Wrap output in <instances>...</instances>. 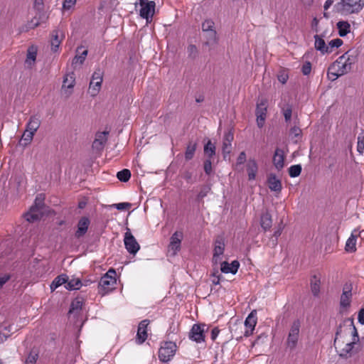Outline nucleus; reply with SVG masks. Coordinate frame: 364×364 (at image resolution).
Masks as SVG:
<instances>
[{
  "label": "nucleus",
  "mask_w": 364,
  "mask_h": 364,
  "mask_svg": "<svg viewBox=\"0 0 364 364\" xmlns=\"http://www.w3.org/2000/svg\"><path fill=\"white\" fill-rule=\"evenodd\" d=\"M337 6L343 14H358L363 9L364 1L363 0H341Z\"/></svg>",
  "instance_id": "f257e3e1"
},
{
  "label": "nucleus",
  "mask_w": 364,
  "mask_h": 364,
  "mask_svg": "<svg viewBox=\"0 0 364 364\" xmlns=\"http://www.w3.org/2000/svg\"><path fill=\"white\" fill-rule=\"evenodd\" d=\"M301 323L299 320H295L289 329V334L287 336V339L286 341V346L287 348H289L291 350L296 348L299 338V332H300Z\"/></svg>",
  "instance_id": "f03ea898"
},
{
  "label": "nucleus",
  "mask_w": 364,
  "mask_h": 364,
  "mask_svg": "<svg viewBox=\"0 0 364 364\" xmlns=\"http://www.w3.org/2000/svg\"><path fill=\"white\" fill-rule=\"evenodd\" d=\"M177 346L175 343L166 341L162 343L159 350V358L161 361L166 363L175 355Z\"/></svg>",
  "instance_id": "7ed1b4c3"
},
{
  "label": "nucleus",
  "mask_w": 364,
  "mask_h": 364,
  "mask_svg": "<svg viewBox=\"0 0 364 364\" xmlns=\"http://www.w3.org/2000/svg\"><path fill=\"white\" fill-rule=\"evenodd\" d=\"M124 243L125 248L131 255H136L140 249L139 243L129 228L124 234Z\"/></svg>",
  "instance_id": "20e7f679"
},
{
  "label": "nucleus",
  "mask_w": 364,
  "mask_h": 364,
  "mask_svg": "<svg viewBox=\"0 0 364 364\" xmlns=\"http://www.w3.org/2000/svg\"><path fill=\"white\" fill-rule=\"evenodd\" d=\"M205 324H193L189 333V338L196 343H201L205 341Z\"/></svg>",
  "instance_id": "39448f33"
},
{
  "label": "nucleus",
  "mask_w": 364,
  "mask_h": 364,
  "mask_svg": "<svg viewBox=\"0 0 364 364\" xmlns=\"http://www.w3.org/2000/svg\"><path fill=\"white\" fill-rule=\"evenodd\" d=\"M139 15L146 20V23L151 22L155 12L156 4L154 1H147L146 4L140 5Z\"/></svg>",
  "instance_id": "423d86ee"
},
{
  "label": "nucleus",
  "mask_w": 364,
  "mask_h": 364,
  "mask_svg": "<svg viewBox=\"0 0 364 364\" xmlns=\"http://www.w3.org/2000/svg\"><path fill=\"white\" fill-rule=\"evenodd\" d=\"M257 311L253 310L247 316L245 321V332L244 336L248 337L251 336L255 330V327L257 324Z\"/></svg>",
  "instance_id": "0eeeda50"
},
{
  "label": "nucleus",
  "mask_w": 364,
  "mask_h": 364,
  "mask_svg": "<svg viewBox=\"0 0 364 364\" xmlns=\"http://www.w3.org/2000/svg\"><path fill=\"white\" fill-rule=\"evenodd\" d=\"M267 111V102L265 100H262L257 104L255 114L257 116V124L259 128H262L264 124Z\"/></svg>",
  "instance_id": "6e6552de"
},
{
  "label": "nucleus",
  "mask_w": 364,
  "mask_h": 364,
  "mask_svg": "<svg viewBox=\"0 0 364 364\" xmlns=\"http://www.w3.org/2000/svg\"><path fill=\"white\" fill-rule=\"evenodd\" d=\"M116 278L114 276L105 274L101 277L99 282L100 288L105 292H108L114 289Z\"/></svg>",
  "instance_id": "1a4fd4ad"
},
{
  "label": "nucleus",
  "mask_w": 364,
  "mask_h": 364,
  "mask_svg": "<svg viewBox=\"0 0 364 364\" xmlns=\"http://www.w3.org/2000/svg\"><path fill=\"white\" fill-rule=\"evenodd\" d=\"M351 289L350 285H344L340 299V306L341 309H346L350 307L352 297Z\"/></svg>",
  "instance_id": "9d476101"
},
{
  "label": "nucleus",
  "mask_w": 364,
  "mask_h": 364,
  "mask_svg": "<svg viewBox=\"0 0 364 364\" xmlns=\"http://www.w3.org/2000/svg\"><path fill=\"white\" fill-rule=\"evenodd\" d=\"M149 323L147 319L141 321L138 326L136 342L138 344H142L147 338L146 328Z\"/></svg>",
  "instance_id": "9b49d317"
},
{
  "label": "nucleus",
  "mask_w": 364,
  "mask_h": 364,
  "mask_svg": "<svg viewBox=\"0 0 364 364\" xmlns=\"http://www.w3.org/2000/svg\"><path fill=\"white\" fill-rule=\"evenodd\" d=\"M109 132L104 131L102 132H97L95 136V139L92 143V149L97 151H101L103 149L105 144L107 141V135Z\"/></svg>",
  "instance_id": "f8f14e48"
},
{
  "label": "nucleus",
  "mask_w": 364,
  "mask_h": 364,
  "mask_svg": "<svg viewBox=\"0 0 364 364\" xmlns=\"http://www.w3.org/2000/svg\"><path fill=\"white\" fill-rule=\"evenodd\" d=\"M90 224V220L87 217H82L77 223V229L75 233V237L79 239L83 237L86 234Z\"/></svg>",
  "instance_id": "ddd939ff"
},
{
  "label": "nucleus",
  "mask_w": 364,
  "mask_h": 364,
  "mask_svg": "<svg viewBox=\"0 0 364 364\" xmlns=\"http://www.w3.org/2000/svg\"><path fill=\"white\" fill-rule=\"evenodd\" d=\"M183 238V232L176 231L171 237V242L169 244V250L173 252V255L181 248V240Z\"/></svg>",
  "instance_id": "4468645a"
},
{
  "label": "nucleus",
  "mask_w": 364,
  "mask_h": 364,
  "mask_svg": "<svg viewBox=\"0 0 364 364\" xmlns=\"http://www.w3.org/2000/svg\"><path fill=\"white\" fill-rule=\"evenodd\" d=\"M64 38L65 36L62 31L56 29L52 31L50 44L51 50L53 52H56L58 50V48Z\"/></svg>",
  "instance_id": "2eb2a0df"
},
{
  "label": "nucleus",
  "mask_w": 364,
  "mask_h": 364,
  "mask_svg": "<svg viewBox=\"0 0 364 364\" xmlns=\"http://www.w3.org/2000/svg\"><path fill=\"white\" fill-rule=\"evenodd\" d=\"M234 139V134L231 131H228L224 135L223 141V154L224 159L227 155H229L232 150V141Z\"/></svg>",
  "instance_id": "dca6fc26"
},
{
  "label": "nucleus",
  "mask_w": 364,
  "mask_h": 364,
  "mask_svg": "<svg viewBox=\"0 0 364 364\" xmlns=\"http://www.w3.org/2000/svg\"><path fill=\"white\" fill-rule=\"evenodd\" d=\"M284 159L285 156L284 151L279 148H277L274 151V154L272 159V163L277 170L281 171L284 168Z\"/></svg>",
  "instance_id": "f3484780"
},
{
  "label": "nucleus",
  "mask_w": 364,
  "mask_h": 364,
  "mask_svg": "<svg viewBox=\"0 0 364 364\" xmlns=\"http://www.w3.org/2000/svg\"><path fill=\"white\" fill-rule=\"evenodd\" d=\"M225 250V243L222 238L217 239L215 242V247L213 250V261L217 264L220 261V256L222 255Z\"/></svg>",
  "instance_id": "a211bd4d"
},
{
  "label": "nucleus",
  "mask_w": 364,
  "mask_h": 364,
  "mask_svg": "<svg viewBox=\"0 0 364 364\" xmlns=\"http://www.w3.org/2000/svg\"><path fill=\"white\" fill-rule=\"evenodd\" d=\"M267 184L269 188L272 191L280 193L282 188V183L275 174L271 173L267 178Z\"/></svg>",
  "instance_id": "6ab92c4d"
},
{
  "label": "nucleus",
  "mask_w": 364,
  "mask_h": 364,
  "mask_svg": "<svg viewBox=\"0 0 364 364\" xmlns=\"http://www.w3.org/2000/svg\"><path fill=\"white\" fill-rule=\"evenodd\" d=\"M240 267V263L237 260L232 261L230 264L228 262H223L220 264V270L222 272L228 274L231 273L235 274Z\"/></svg>",
  "instance_id": "aec40b11"
},
{
  "label": "nucleus",
  "mask_w": 364,
  "mask_h": 364,
  "mask_svg": "<svg viewBox=\"0 0 364 364\" xmlns=\"http://www.w3.org/2000/svg\"><path fill=\"white\" fill-rule=\"evenodd\" d=\"M83 48L82 46H79L77 48L76 53L77 54L73 58L72 60V65L76 67L77 65H82L85 60V58L87 55L88 51L87 50H84L80 51Z\"/></svg>",
  "instance_id": "412c9836"
},
{
  "label": "nucleus",
  "mask_w": 364,
  "mask_h": 364,
  "mask_svg": "<svg viewBox=\"0 0 364 364\" xmlns=\"http://www.w3.org/2000/svg\"><path fill=\"white\" fill-rule=\"evenodd\" d=\"M203 37L205 39L204 45L208 47L217 45L218 43V37L216 30L209 31L203 33Z\"/></svg>",
  "instance_id": "4be33fe9"
},
{
  "label": "nucleus",
  "mask_w": 364,
  "mask_h": 364,
  "mask_svg": "<svg viewBox=\"0 0 364 364\" xmlns=\"http://www.w3.org/2000/svg\"><path fill=\"white\" fill-rule=\"evenodd\" d=\"M323 36H321L318 35L314 36L315 43L314 46L317 50H319L322 54L330 53H331V49L329 48V46L326 45L324 40L323 39Z\"/></svg>",
  "instance_id": "5701e85b"
},
{
  "label": "nucleus",
  "mask_w": 364,
  "mask_h": 364,
  "mask_svg": "<svg viewBox=\"0 0 364 364\" xmlns=\"http://www.w3.org/2000/svg\"><path fill=\"white\" fill-rule=\"evenodd\" d=\"M258 170V166L255 159H249L247 164V171L248 174V179L250 181L255 180L256 173Z\"/></svg>",
  "instance_id": "b1692460"
},
{
  "label": "nucleus",
  "mask_w": 364,
  "mask_h": 364,
  "mask_svg": "<svg viewBox=\"0 0 364 364\" xmlns=\"http://www.w3.org/2000/svg\"><path fill=\"white\" fill-rule=\"evenodd\" d=\"M260 225L264 231L269 230L271 228L272 219L270 213L267 211L261 215Z\"/></svg>",
  "instance_id": "393cba45"
},
{
  "label": "nucleus",
  "mask_w": 364,
  "mask_h": 364,
  "mask_svg": "<svg viewBox=\"0 0 364 364\" xmlns=\"http://www.w3.org/2000/svg\"><path fill=\"white\" fill-rule=\"evenodd\" d=\"M358 55L357 50L350 49L341 56H345L344 60L346 61L347 65L350 66V68L351 69L352 65L357 61Z\"/></svg>",
  "instance_id": "a878e982"
},
{
  "label": "nucleus",
  "mask_w": 364,
  "mask_h": 364,
  "mask_svg": "<svg viewBox=\"0 0 364 364\" xmlns=\"http://www.w3.org/2000/svg\"><path fill=\"white\" fill-rule=\"evenodd\" d=\"M41 125L40 117L37 115H33L30 117L27 124L26 129L30 130L34 133L38 129Z\"/></svg>",
  "instance_id": "bb28decb"
},
{
  "label": "nucleus",
  "mask_w": 364,
  "mask_h": 364,
  "mask_svg": "<svg viewBox=\"0 0 364 364\" xmlns=\"http://www.w3.org/2000/svg\"><path fill=\"white\" fill-rule=\"evenodd\" d=\"M355 232L356 230H354L346 241L345 250L348 252H354L356 251V240L358 235H356Z\"/></svg>",
  "instance_id": "cd10ccee"
},
{
  "label": "nucleus",
  "mask_w": 364,
  "mask_h": 364,
  "mask_svg": "<svg viewBox=\"0 0 364 364\" xmlns=\"http://www.w3.org/2000/svg\"><path fill=\"white\" fill-rule=\"evenodd\" d=\"M327 75L328 79L331 81H334L340 76L343 75L341 73V70L338 68L337 64H335L334 62L329 66Z\"/></svg>",
  "instance_id": "c85d7f7f"
},
{
  "label": "nucleus",
  "mask_w": 364,
  "mask_h": 364,
  "mask_svg": "<svg viewBox=\"0 0 364 364\" xmlns=\"http://www.w3.org/2000/svg\"><path fill=\"white\" fill-rule=\"evenodd\" d=\"M336 26L341 37L346 36L350 31V25L348 21H340L336 23Z\"/></svg>",
  "instance_id": "c756f323"
},
{
  "label": "nucleus",
  "mask_w": 364,
  "mask_h": 364,
  "mask_svg": "<svg viewBox=\"0 0 364 364\" xmlns=\"http://www.w3.org/2000/svg\"><path fill=\"white\" fill-rule=\"evenodd\" d=\"M68 277L66 274H62L56 277L54 280L50 284V289L52 291L55 290L58 287L61 286L63 284H66L68 282Z\"/></svg>",
  "instance_id": "7c9ffc66"
},
{
  "label": "nucleus",
  "mask_w": 364,
  "mask_h": 364,
  "mask_svg": "<svg viewBox=\"0 0 364 364\" xmlns=\"http://www.w3.org/2000/svg\"><path fill=\"white\" fill-rule=\"evenodd\" d=\"M196 148L197 142L192 141L188 142L185 151V159L186 161H189L193 158Z\"/></svg>",
  "instance_id": "2f4dec72"
},
{
  "label": "nucleus",
  "mask_w": 364,
  "mask_h": 364,
  "mask_svg": "<svg viewBox=\"0 0 364 364\" xmlns=\"http://www.w3.org/2000/svg\"><path fill=\"white\" fill-rule=\"evenodd\" d=\"M345 60V56H340L335 62V64H337L338 68L341 70V73L343 75H345L348 73H349L351 69L350 68V66H348L346 63V61Z\"/></svg>",
  "instance_id": "473e14b6"
},
{
  "label": "nucleus",
  "mask_w": 364,
  "mask_h": 364,
  "mask_svg": "<svg viewBox=\"0 0 364 364\" xmlns=\"http://www.w3.org/2000/svg\"><path fill=\"white\" fill-rule=\"evenodd\" d=\"M37 55V48L35 46H31L28 48L26 63L31 66L36 61Z\"/></svg>",
  "instance_id": "72a5a7b5"
},
{
  "label": "nucleus",
  "mask_w": 364,
  "mask_h": 364,
  "mask_svg": "<svg viewBox=\"0 0 364 364\" xmlns=\"http://www.w3.org/2000/svg\"><path fill=\"white\" fill-rule=\"evenodd\" d=\"M284 226L282 225V223H281L277 230H276L272 235V237L269 239V240L267 242V245L271 247H274L277 245V240L278 237L281 235L282 230H283Z\"/></svg>",
  "instance_id": "f704fd0d"
},
{
  "label": "nucleus",
  "mask_w": 364,
  "mask_h": 364,
  "mask_svg": "<svg viewBox=\"0 0 364 364\" xmlns=\"http://www.w3.org/2000/svg\"><path fill=\"white\" fill-rule=\"evenodd\" d=\"M102 82V80H94L93 79L91 80L90 82L89 90L92 96H96L98 94L101 88Z\"/></svg>",
  "instance_id": "c9c22d12"
},
{
  "label": "nucleus",
  "mask_w": 364,
  "mask_h": 364,
  "mask_svg": "<svg viewBox=\"0 0 364 364\" xmlns=\"http://www.w3.org/2000/svg\"><path fill=\"white\" fill-rule=\"evenodd\" d=\"M82 286V283L80 279L73 278L68 280L65 284V289L68 290H77L79 289Z\"/></svg>",
  "instance_id": "e433bc0d"
},
{
  "label": "nucleus",
  "mask_w": 364,
  "mask_h": 364,
  "mask_svg": "<svg viewBox=\"0 0 364 364\" xmlns=\"http://www.w3.org/2000/svg\"><path fill=\"white\" fill-rule=\"evenodd\" d=\"M320 279L316 276L311 279V289L314 296H317L320 292Z\"/></svg>",
  "instance_id": "4c0bfd02"
},
{
  "label": "nucleus",
  "mask_w": 364,
  "mask_h": 364,
  "mask_svg": "<svg viewBox=\"0 0 364 364\" xmlns=\"http://www.w3.org/2000/svg\"><path fill=\"white\" fill-rule=\"evenodd\" d=\"M356 344L355 341H351L346 344L345 347L341 350H338V355L343 358H347L348 354H350L353 351L354 346Z\"/></svg>",
  "instance_id": "58836bf2"
},
{
  "label": "nucleus",
  "mask_w": 364,
  "mask_h": 364,
  "mask_svg": "<svg viewBox=\"0 0 364 364\" xmlns=\"http://www.w3.org/2000/svg\"><path fill=\"white\" fill-rule=\"evenodd\" d=\"M204 154L208 156V159H212L215 154V146L210 140H208L204 146Z\"/></svg>",
  "instance_id": "ea45409f"
},
{
  "label": "nucleus",
  "mask_w": 364,
  "mask_h": 364,
  "mask_svg": "<svg viewBox=\"0 0 364 364\" xmlns=\"http://www.w3.org/2000/svg\"><path fill=\"white\" fill-rule=\"evenodd\" d=\"M38 358V351L36 349H32L27 358H26L25 363L26 364H36L37 360Z\"/></svg>",
  "instance_id": "a19ab883"
},
{
  "label": "nucleus",
  "mask_w": 364,
  "mask_h": 364,
  "mask_svg": "<svg viewBox=\"0 0 364 364\" xmlns=\"http://www.w3.org/2000/svg\"><path fill=\"white\" fill-rule=\"evenodd\" d=\"M282 112L286 122H289L292 115V107L291 105L287 104L282 108Z\"/></svg>",
  "instance_id": "79ce46f5"
},
{
  "label": "nucleus",
  "mask_w": 364,
  "mask_h": 364,
  "mask_svg": "<svg viewBox=\"0 0 364 364\" xmlns=\"http://www.w3.org/2000/svg\"><path fill=\"white\" fill-rule=\"evenodd\" d=\"M211 190V186L210 184H205L200 187V190L197 195V200L200 201L205 198Z\"/></svg>",
  "instance_id": "37998d69"
},
{
  "label": "nucleus",
  "mask_w": 364,
  "mask_h": 364,
  "mask_svg": "<svg viewBox=\"0 0 364 364\" xmlns=\"http://www.w3.org/2000/svg\"><path fill=\"white\" fill-rule=\"evenodd\" d=\"M83 302L81 299H76L70 304L69 314H73L82 309Z\"/></svg>",
  "instance_id": "c03bdc74"
},
{
  "label": "nucleus",
  "mask_w": 364,
  "mask_h": 364,
  "mask_svg": "<svg viewBox=\"0 0 364 364\" xmlns=\"http://www.w3.org/2000/svg\"><path fill=\"white\" fill-rule=\"evenodd\" d=\"M301 170H302L301 166L300 164H296V165L291 166L289 168L288 171H289V174L290 177L295 178V177L299 176L301 174Z\"/></svg>",
  "instance_id": "a18cd8bd"
},
{
  "label": "nucleus",
  "mask_w": 364,
  "mask_h": 364,
  "mask_svg": "<svg viewBox=\"0 0 364 364\" xmlns=\"http://www.w3.org/2000/svg\"><path fill=\"white\" fill-rule=\"evenodd\" d=\"M117 178L122 182H127L131 177V172L129 169H123L117 174Z\"/></svg>",
  "instance_id": "49530a36"
},
{
  "label": "nucleus",
  "mask_w": 364,
  "mask_h": 364,
  "mask_svg": "<svg viewBox=\"0 0 364 364\" xmlns=\"http://www.w3.org/2000/svg\"><path fill=\"white\" fill-rule=\"evenodd\" d=\"M201 29L203 33L215 30V23L211 19L205 20L201 25Z\"/></svg>",
  "instance_id": "de8ad7c7"
},
{
  "label": "nucleus",
  "mask_w": 364,
  "mask_h": 364,
  "mask_svg": "<svg viewBox=\"0 0 364 364\" xmlns=\"http://www.w3.org/2000/svg\"><path fill=\"white\" fill-rule=\"evenodd\" d=\"M188 58L195 60L198 56V50L195 45H189L187 48Z\"/></svg>",
  "instance_id": "09e8293b"
},
{
  "label": "nucleus",
  "mask_w": 364,
  "mask_h": 364,
  "mask_svg": "<svg viewBox=\"0 0 364 364\" xmlns=\"http://www.w3.org/2000/svg\"><path fill=\"white\" fill-rule=\"evenodd\" d=\"M34 134H35L34 132L26 129L25 132H23V135H22V137H21V141H24L25 146L31 143V141H32V139L33 138Z\"/></svg>",
  "instance_id": "8fccbe9b"
},
{
  "label": "nucleus",
  "mask_w": 364,
  "mask_h": 364,
  "mask_svg": "<svg viewBox=\"0 0 364 364\" xmlns=\"http://www.w3.org/2000/svg\"><path fill=\"white\" fill-rule=\"evenodd\" d=\"M33 210H29L27 213L23 215L25 219L29 223H34L39 220V215L34 214Z\"/></svg>",
  "instance_id": "3c124183"
},
{
  "label": "nucleus",
  "mask_w": 364,
  "mask_h": 364,
  "mask_svg": "<svg viewBox=\"0 0 364 364\" xmlns=\"http://www.w3.org/2000/svg\"><path fill=\"white\" fill-rule=\"evenodd\" d=\"M364 150V130H362L361 134L358 137L357 151L362 154Z\"/></svg>",
  "instance_id": "603ef678"
},
{
  "label": "nucleus",
  "mask_w": 364,
  "mask_h": 364,
  "mask_svg": "<svg viewBox=\"0 0 364 364\" xmlns=\"http://www.w3.org/2000/svg\"><path fill=\"white\" fill-rule=\"evenodd\" d=\"M211 159H206L203 163L204 171L207 175H210L213 172Z\"/></svg>",
  "instance_id": "864d4df0"
},
{
  "label": "nucleus",
  "mask_w": 364,
  "mask_h": 364,
  "mask_svg": "<svg viewBox=\"0 0 364 364\" xmlns=\"http://www.w3.org/2000/svg\"><path fill=\"white\" fill-rule=\"evenodd\" d=\"M343 44V41L340 38H336L331 40L327 46H329V48L333 50V48H338Z\"/></svg>",
  "instance_id": "5fc2aeb1"
},
{
  "label": "nucleus",
  "mask_w": 364,
  "mask_h": 364,
  "mask_svg": "<svg viewBox=\"0 0 364 364\" xmlns=\"http://www.w3.org/2000/svg\"><path fill=\"white\" fill-rule=\"evenodd\" d=\"M74 85L75 79H73V77H70V79L66 77L63 80V88L66 87L68 89H72L73 88Z\"/></svg>",
  "instance_id": "6e6d98bb"
},
{
  "label": "nucleus",
  "mask_w": 364,
  "mask_h": 364,
  "mask_svg": "<svg viewBox=\"0 0 364 364\" xmlns=\"http://www.w3.org/2000/svg\"><path fill=\"white\" fill-rule=\"evenodd\" d=\"M103 74H104L103 70L101 68H97L95 70L94 73L92 74V79H93L94 80H103Z\"/></svg>",
  "instance_id": "4d7b16f0"
},
{
  "label": "nucleus",
  "mask_w": 364,
  "mask_h": 364,
  "mask_svg": "<svg viewBox=\"0 0 364 364\" xmlns=\"http://www.w3.org/2000/svg\"><path fill=\"white\" fill-rule=\"evenodd\" d=\"M112 206L116 208L118 210H124L130 208L132 204L129 203H119L113 204Z\"/></svg>",
  "instance_id": "13d9d810"
},
{
  "label": "nucleus",
  "mask_w": 364,
  "mask_h": 364,
  "mask_svg": "<svg viewBox=\"0 0 364 364\" xmlns=\"http://www.w3.org/2000/svg\"><path fill=\"white\" fill-rule=\"evenodd\" d=\"M311 71V64L310 62L306 61L304 63L301 68V72L304 75H308Z\"/></svg>",
  "instance_id": "bf43d9fd"
},
{
  "label": "nucleus",
  "mask_w": 364,
  "mask_h": 364,
  "mask_svg": "<svg viewBox=\"0 0 364 364\" xmlns=\"http://www.w3.org/2000/svg\"><path fill=\"white\" fill-rule=\"evenodd\" d=\"M44 198L41 195H38L36 196L34 204L32 206H36L37 208H43L44 206Z\"/></svg>",
  "instance_id": "052dcab7"
},
{
  "label": "nucleus",
  "mask_w": 364,
  "mask_h": 364,
  "mask_svg": "<svg viewBox=\"0 0 364 364\" xmlns=\"http://www.w3.org/2000/svg\"><path fill=\"white\" fill-rule=\"evenodd\" d=\"M245 161H246V154L245 151H242V152H240V154H239V156L237 159V162L235 164L236 168H237L238 166L243 164Z\"/></svg>",
  "instance_id": "680f3d73"
},
{
  "label": "nucleus",
  "mask_w": 364,
  "mask_h": 364,
  "mask_svg": "<svg viewBox=\"0 0 364 364\" xmlns=\"http://www.w3.org/2000/svg\"><path fill=\"white\" fill-rule=\"evenodd\" d=\"M350 326H352V328H353V331H352L353 341H355V343H357V342L359 341V336H358L357 328L355 326L353 320H351Z\"/></svg>",
  "instance_id": "e2e57ef3"
},
{
  "label": "nucleus",
  "mask_w": 364,
  "mask_h": 364,
  "mask_svg": "<svg viewBox=\"0 0 364 364\" xmlns=\"http://www.w3.org/2000/svg\"><path fill=\"white\" fill-rule=\"evenodd\" d=\"M218 270L215 269V272L211 274L213 279H212V283L215 285H218L220 284V275L218 274Z\"/></svg>",
  "instance_id": "0e129e2a"
},
{
  "label": "nucleus",
  "mask_w": 364,
  "mask_h": 364,
  "mask_svg": "<svg viewBox=\"0 0 364 364\" xmlns=\"http://www.w3.org/2000/svg\"><path fill=\"white\" fill-rule=\"evenodd\" d=\"M11 276L10 274H5L0 277V289L11 279Z\"/></svg>",
  "instance_id": "69168bd1"
},
{
  "label": "nucleus",
  "mask_w": 364,
  "mask_h": 364,
  "mask_svg": "<svg viewBox=\"0 0 364 364\" xmlns=\"http://www.w3.org/2000/svg\"><path fill=\"white\" fill-rule=\"evenodd\" d=\"M290 134L291 135H293L294 136L297 137V136L301 135V129L299 127L294 126V127L291 128Z\"/></svg>",
  "instance_id": "338daca9"
},
{
  "label": "nucleus",
  "mask_w": 364,
  "mask_h": 364,
  "mask_svg": "<svg viewBox=\"0 0 364 364\" xmlns=\"http://www.w3.org/2000/svg\"><path fill=\"white\" fill-rule=\"evenodd\" d=\"M76 3V0H65L63 2V9H70Z\"/></svg>",
  "instance_id": "774afa93"
}]
</instances>
